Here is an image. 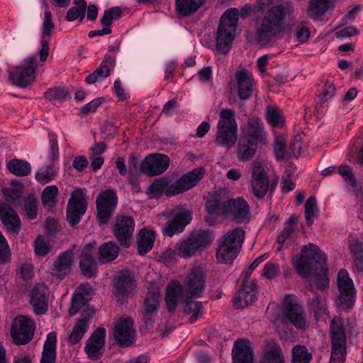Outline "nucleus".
<instances>
[{
	"label": "nucleus",
	"mask_w": 363,
	"mask_h": 363,
	"mask_svg": "<svg viewBox=\"0 0 363 363\" xmlns=\"http://www.w3.org/2000/svg\"><path fill=\"white\" fill-rule=\"evenodd\" d=\"M118 204L116 190L108 189L101 191L96 197V217L99 225L107 224L113 215Z\"/></svg>",
	"instance_id": "obj_10"
},
{
	"label": "nucleus",
	"mask_w": 363,
	"mask_h": 363,
	"mask_svg": "<svg viewBox=\"0 0 363 363\" xmlns=\"http://www.w3.org/2000/svg\"><path fill=\"white\" fill-rule=\"evenodd\" d=\"M57 335L54 332L48 334L44 343L40 363H55Z\"/></svg>",
	"instance_id": "obj_41"
},
{
	"label": "nucleus",
	"mask_w": 363,
	"mask_h": 363,
	"mask_svg": "<svg viewBox=\"0 0 363 363\" xmlns=\"http://www.w3.org/2000/svg\"><path fill=\"white\" fill-rule=\"evenodd\" d=\"M0 219L6 230L18 234L21 230V220L15 211L6 203H0Z\"/></svg>",
	"instance_id": "obj_27"
},
{
	"label": "nucleus",
	"mask_w": 363,
	"mask_h": 363,
	"mask_svg": "<svg viewBox=\"0 0 363 363\" xmlns=\"http://www.w3.org/2000/svg\"><path fill=\"white\" fill-rule=\"evenodd\" d=\"M308 304L310 311L314 313L318 320H326L328 317V311L325 298L315 296L309 298Z\"/></svg>",
	"instance_id": "obj_39"
},
{
	"label": "nucleus",
	"mask_w": 363,
	"mask_h": 363,
	"mask_svg": "<svg viewBox=\"0 0 363 363\" xmlns=\"http://www.w3.org/2000/svg\"><path fill=\"white\" fill-rule=\"evenodd\" d=\"M296 218L294 216H291L289 219L284 223V228L281 233L277 236V241L280 245L278 248L279 251L282 250V245L284 242L293 238L296 233L297 229L296 227Z\"/></svg>",
	"instance_id": "obj_44"
},
{
	"label": "nucleus",
	"mask_w": 363,
	"mask_h": 363,
	"mask_svg": "<svg viewBox=\"0 0 363 363\" xmlns=\"http://www.w3.org/2000/svg\"><path fill=\"white\" fill-rule=\"evenodd\" d=\"M112 230L120 245L128 247L135 230V220L130 216L117 215Z\"/></svg>",
	"instance_id": "obj_15"
},
{
	"label": "nucleus",
	"mask_w": 363,
	"mask_h": 363,
	"mask_svg": "<svg viewBox=\"0 0 363 363\" xmlns=\"http://www.w3.org/2000/svg\"><path fill=\"white\" fill-rule=\"evenodd\" d=\"M159 216H165L167 220L162 228L164 235L172 238L183 232L192 219V213L184 206H177L162 212Z\"/></svg>",
	"instance_id": "obj_9"
},
{
	"label": "nucleus",
	"mask_w": 363,
	"mask_h": 363,
	"mask_svg": "<svg viewBox=\"0 0 363 363\" xmlns=\"http://www.w3.org/2000/svg\"><path fill=\"white\" fill-rule=\"evenodd\" d=\"M242 137L259 143L266 139V133L262 121L257 116H251L242 128Z\"/></svg>",
	"instance_id": "obj_23"
},
{
	"label": "nucleus",
	"mask_w": 363,
	"mask_h": 363,
	"mask_svg": "<svg viewBox=\"0 0 363 363\" xmlns=\"http://www.w3.org/2000/svg\"><path fill=\"white\" fill-rule=\"evenodd\" d=\"M135 286V280L133 274L128 271H123L116 277L113 293L120 300L130 294Z\"/></svg>",
	"instance_id": "obj_25"
},
{
	"label": "nucleus",
	"mask_w": 363,
	"mask_h": 363,
	"mask_svg": "<svg viewBox=\"0 0 363 363\" xmlns=\"http://www.w3.org/2000/svg\"><path fill=\"white\" fill-rule=\"evenodd\" d=\"M72 262L73 252L72 250L60 253L54 263L52 274L60 278L65 276L69 272Z\"/></svg>",
	"instance_id": "obj_34"
},
{
	"label": "nucleus",
	"mask_w": 363,
	"mask_h": 363,
	"mask_svg": "<svg viewBox=\"0 0 363 363\" xmlns=\"http://www.w3.org/2000/svg\"><path fill=\"white\" fill-rule=\"evenodd\" d=\"M208 219L215 220L228 218L236 223H247L250 220V206L244 198L223 199L213 196L205 204Z\"/></svg>",
	"instance_id": "obj_3"
},
{
	"label": "nucleus",
	"mask_w": 363,
	"mask_h": 363,
	"mask_svg": "<svg viewBox=\"0 0 363 363\" xmlns=\"http://www.w3.org/2000/svg\"><path fill=\"white\" fill-rule=\"evenodd\" d=\"M155 239L154 230L146 228L141 229L138 234V251L140 255H145L150 251L153 247Z\"/></svg>",
	"instance_id": "obj_37"
},
{
	"label": "nucleus",
	"mask_w": 363,
	"mask_h": 363,
	"mask_svg": "<svg viewBox=\"0 0 363 363\" xmlns=\"http://www.w3.org/2000/svg\"><path fill=\"white\" fill-rule=\"evenodd\" d=\"M285 10L283 5L272 6L257 22L255 36L262 46L269 45L282 37L286 15L294 12L292 7Z\"/></svg>",
	"instance_id": "obj_4"
},
{
	"label": "nucleus",
	"mask_w": 363,
	"mask_h": 363,
	"mask_svg": "<svg viewBox=\"0 0 363 363\" xmlns=\"http://www.w3.org/2000/svg\"><path fill=\"white\" fill-rule=\"evenodd\" d=\"M350 248L356 259L359 261L363 260V242L357 239H352L350 242Z\"/></svg>",
	"instance_id": "obj_64"
},
{
	"label": "nucleus",
	"mask_w": 363,
	"mask_h": 363,
	"mask_svg": "<svg viewBox=\"0 0 363 363\" xmlns=\"http://www.w3.org/2000/svg\"><path fill=\"white\" fill-rule=\"evenodd\" d=\"M329 0H311L308 11L312 18L317 19L329 9Z\"/></svg>",
	"instance_id": "obj_52"
},
{
	"label": "nucleus",
	"mask_w": 363,
	"mask_h": 363,
	"mask_svg": "<svg viewBox=\"0 0 363 363\" xmlns=\"http://www.w3.org/2000/svg\"><path fill=\"white\" fill-rule=\"evenodd\" d=\"M169 165V157L159 153L150 155L143 160V173L149 176L162 174L167 169Z\"/></svg>",
	"instance_id": "obj_20"
},
{
	"label": "nucleus",
	"mask_w": 363,
	"mask_h": 363,
	"mask_svg": "<svg viewBox=\"0 0 363 363\" xmlns=\"http://www.w3.org/2000/svg\"><path fill=\"white\" fill-rule=\"evenodd\" d=\"M23 191V186L16 180L11 182V188L3 190L4 195L7 197L6 201L12 203L14 206H17L18 203H22L21 194Z\"/></svg>",
	"instance_id": "obj_43"
},
{
	"label": "nucleus",
	"mask_w": 363,
	"mask_h": 363,
	"mask_svg": "<svg viewBox=\"0 0 363 363\" xmlns=\"http://www.w3.org/2000/svg\"><path fill=\"white\" fill-rule=\"evenodd\" d=\"M38 62L35 56L29 57L22 64L9 71V79L12 84L25 87L31 84L35 78V69Z\"/></svg>",
	"instance_id": "obj_11"
},
{
	"label": "nucleus",
	"mask_w": 363,
	"mask_h": 363,
	"mask_svg": "<svg viewBox=\"0 0 363 363\" xmlns=\"http://www.w3.org/2000/svg\"><path fill=\"white\" fill-rule=\"evenodd\" d=\"M326 255L318 245L309 243L301 248V255H296L292 260L293 267L298 275L306 278L311 273L312 262L320 268V272L311 279V287L318 290H324L329 286L328 268L326 267Z\"/></svg>",
	"instance_id": "obj_1"
},
{
	"label": "nucleus",
	"mask_w": 363,
	"mask_h": 363,
	"mask_svg": "<svg viewBox=\"0 0 363 363\" xmlns=\"http://www.w3.org/2000/svg\"><path fill=\"white\" fill-rule=\"evenodd\" d=\"M282 313L297 329L306 328V313L301 306L297 303H286Z\"/></svg>",
	"instance_id": "obj_29"
},
{
	"label": "nucleus",
	"mask_w": 363,
	"mask_h": 363,
	"mask_svg": "<svg viewBox=\"0 0 363 363\" xmlns=\"http://www.w3.org/2000/svg\"><path fill=\"white\" fill-rule=\"evenodd\" d=\"M11 259V252L9 245L0 232V263H6Z\"/></svg>",
	"instance_id": "obj_63"
},
{
	"label": "nucleus",
	"mask_w": 363,
	"mask_h": 363,
	"mask_svg": "<svg viewBox=\"0 0 363 363\" xmlns=\"http://www.w3.org/2000/svg\"><path fill=\"white\" fill-rule=\"evenodd\" d=\"M114 67V59L106 55L101 65L91 74L88 75L86 82L89 84L101 81L111 74V69Z\"/></svg>",
	"instance_id": "obj_33"
},
{
	"label": "nucleus",
	"mask_w": 363,
	"mask_h": 363,
	"mask_svg": "<svg viewBox=\"0 0 363 363\" xmlns=\"http://www.w3.org/2000/svg\"><path fill=\"white\" fill-rule=\"evenodd\" d=\"M206 0H174L175 11L178 16L187 18L196 13Z\"/></svg>",
	"instance_id": "obj_32"
},
{
	"label": "nucleus",
	"mask_w": 363,
	"mask_h": 363,
	"mask_svg": "<svg viewBox=\"0 0 363 363\" xmlns=\"http://www.w3.org/2000/svg\"><path fill=\"white\" fill-rule=\"evenodd\" d=\"M237 140L238 123L235 112L229 108H223L219 113L215 142L228 150L235 145Z\"/></svg>",
	"instance_id": "obj_8"
},
{
	"label": "nucleus",
	"mask_w": 363,
	"mask_h": 363,
	"mask_svg": "<svg viewBox=\"0 0 363 363\" xmlns=\"http://www.w3.org/2000/svg\"><path fill=\"white\" fill-rule=\"evenodd\" d=\"M245 230L238 227L228 230L218 240L216 258L219 263L232 264L238 257L245 240Z\"/></svg>",
	"instance_id": "obj_6"
},
{
	"label": "nucleus",
	"mask_w": 363,
	"mask_h": 363,
	"mask_svg": "<svg viewBox=\"0 0 363 363\" xmlns=\"http://www.w3.org/2000/svg\"><path fill=\"white\" fill-rule=\"evenodd\" d=\"M128 172L131 176H138L143 173V160L140 161L136 155H131L128 161Z\"/></svg>",
	"instance_id": "obj_59"
},
{
	"label": "nucleus",
	"mask_w": 363,
	"mask_h": 363,
	"mask_svg": "<svg viewBox=\"0 0 363 363\" xmlns=\"http://www.w3.org/2000/svg\"><path fill=\"white\" fill-rule=\"evenodd\" d=\"M258 143V142L240 136L237 148L238 160L245 162L252 159L256 152Z\"/></svg>",
	"instance_id": "obj_35"
},
{
	"label": "nucleus",
	"mask_w": 363,
	"mask_h": 363,
	"mask_svg": "<svg viewBox=\"0 0 363 363\" xmlns=\"http://www.w3.org/2000/svg\"><path fill=\"white\" fill-rule=\"evenodd\" d=\"M7 168L10 172L19 177L27 176L31 172L30 164L27 161L19 159L11 160L7 163Z\"/></svg>",
	"instance_id": "obj_47"
},
{
	"label": "nucleus",
	"mask_w": 363,
	"mask_h": 363,
	"mask_svg": "<svg viewBox=\"0 0 363 363\" xmlns=\"http://www.w3.org/2000/svg\"><path fill=\"white\" fill-rule=\"evenodd\" d=\"M118 246L112 242H108L101 245L99 250V262L101 264H105L114 260L118 255Z\"/></svg>",
	"instance_id": "obj_42"
},
{
	"label": "nucleus",
	"mask_w": 363,
	"mask_h": 363,
	"mask_svg": "<svg viewBox=\"0 0 363 363\" xmlns=\"http://www.w3.org/2000/svg\"><path fill=\"white\" fill-rule=\"evenodd\" d=\"M160 300V289L157 284L152 283L147 288V296L142 306L143 319L147 328H152L156 320Z\"/></svg>",
	"instance_id": "obj_12"
},
{
	"label": "nucleus",
	"mask_w": 363,
	"mask_h": 363,
	"mask_svg": "<svg viewBox=\"0 0 363 363\" xmlns=\"http://www.w3.org/2000/svg\"><path fill=\"white\" fill-rule=\"evenodd\" d=\"M205 173V169L202 167L194 169L177 179L174 182V190L169 192L172 194H179L192 189L203 177Z\"/></svg>",
	"instance_id": "obj_21"
},
{
	"label": "nucleus",
	"mask_w": 363,
	"mask_h": 363,
	"mask_svg": "<svg viewBox=\"0 0 363 363\" xmlns=\"http://www.w3.org/2000/svg\"><path fill=\"white\" fill-rule=\"evenodd\" d=\"M87 209V201L83 189L77 188L71 194L67 206V220L72 226L78 224Z\"/></svg>",
	"instance_id": "obj_14"
},
{
	"label": "nucleus",
	"mask_w": 363,
	"mask_h": 363,
	"mask_svg": "<svg viewBox=\"0 0 363 363\" xmlns=\"http://www.w3.org/2000/svg\"><path fill=\"white\" fill-rule=\"evenodd\" d=\"M330 334L332 343L336 344H345V333L342 326L341 320L335 317L332 319L330 323Z\"/></svg>",
	"instance_id": "obj_46"
},
{
	"label": "nucleus",
	"mask_w": 363,
	"mask_h": 363,
	"mask_svg": "<svg viewBox=\"0 0 363 363\" xmlns=\"http://www.w3.org/2000/svg\"><path fill=\"white\" fill-rule=\"evenodd\" d=\"M337 173L341 176L347 185L354 188L357 186V179L352 168L347 164H342L337 167Z\"/></svg>",
	"instance_id": "obj_54"
},
{
	"label": "nucleus",
	"mask_w": 363,
	"mask_h": 363,
	"mask_svg": "<svg viewBox=\"0 0 363 363\" xmlns=\"http://www.w3.org/2000/svg\"><path fill=\"white\" fill-rule=\"evenodd\" d=\"M35 330L34 320L27 316H18L12 323L11 335L16 345H26L33 337Z\"/></svg>",
	"instance_id": "obj_13"
},
{
	"label": "nucleus",
	"mask_w": 363,
	"mask_h": 363,
	"mask_svg": "<svg viewBox=\"0 0 363 363\" xmlns=\"http://www.w3.org/2000/svg\"><path fill=\"white\" fill-rule=\"evenodd\" d=\"M238 22L237 9H228L221 16L216 38V47L219 52L225 55L230 50L235 38Z\"/></svg>",
	"instance_id": "obj_7"
},
{
	"label": "nucleus",
	"mask_w": 363,
	"mask_h": 363,
	"mask_svg": "<svg viewBox=\"0 0 363 363\" xmlns=\"http://www.w3.org/2000/svg\"><path fill=\"white\" fill-rule=\"evenodd\" d=\"M47 288L44 284H37L30 291V303L34 312L43 315L48 310Z\"/></svg>",
	"instance_id": "obj_30"
},
{
	"label": "nucleus",
	"mask_w": 363,
	"mask_h": 363,
	"mask_svg": "<svg viewBox=\"0 0 363 363\" xmlns=\"http://www.w3.org/2000/svg\"><path fill=\"white\" fill-rule=\"evenodd\" d=\"M54 26L52 13L49 10H47L44 13V20L41 31L40 49L38 52L41 62H44L48 58L49 53V41Z\"/></svg>",
	"instance_id": "obj_26"
},
{
	"label": "nucleus",
	"mask_w": 363,
	"mask_h": 363,
	"mask_svg": "<svg viewBox=\"0 0 363 363\" xmlns=\"http://www.w3.org/2000/svg\"><path fill=\"white\" fill-rule=\"evenodd\" d=\"M279 273V266L274 262H268L265 264L262 276L272 279L278 276Z\"/></svg>",
	"instance_id": "obj_61"
},
{
	"label": "nucleus",
	"mask_w": 363,
	"mask_h": 363,
	"mask_svg": "<svg viewBox=\"0 0 363 363\" xmlns=\"http://www.w3.org/2000/svg\"><path fill=\"white\" fill-rule=\"evenodd\" d=\"M311 32L308 28L303 23L296 27V38L299 43H306L310 38Z\"/></svg>",
	"instance_id": "obj_62"
},
{
	"label": "nucleus",
	"mask_w": 363,
	"mask_h": 363,
	"mask_svg": "<svg viewBox=\"0 0 363 363\" xmlns=\"http://www.w3.org/2000/svg\"><path fill=\"white\" fill-rule=\"evenodd\" d=\"M202 303L197 301H191L186 303L184 312L189 315V322L193 323L196 322L201 315Z\"/></svg>",
	"instance_id": "obj_53"
},
{
	"label": "nucleus",
	"mask_w": 363,
	"mask_h": 363,
	"mask_svg": "<svg viewBox=\"0 0 363 363\" xmlns=\"http://www.w3.org/2000/svg\"><path fill=\"white\" fill-rule=\"evenodd\" d=\"M346 356L345 344L332 343L330 363H345Z\"/></svg>",
	"instance_id": "obj_55"
},
{
	"label": "nucleus",
	"mask_w": 363,
	"mask_h": 363,
	"mask_svg": "<svg viewBox=\"0 0 363 363\" xmlns=\"http://www.w3.org/2000/svg\"><path fill=\"white\" fill-rule=\"evenodd\" d=\"M106 332L104 328L99 327L86 340L84 351L89 359L96 360L102 356L105 345Z\"/></svg>",
	"instance_id": "obj_18"
},
{
	"label": "nucleus",
	"mask_w": 363,
	"mask_h": 363,
	"mask_svg": "<svg viewBox=\"0 0 363 363\" xmlns=\"http://www.w3.org/2000/svg\"><path fill=\"white\" fill-rule=\"evenodd\" d=\"M121 9L119 7H113L104 11L103 17L101 18V23L103 26H109L114 20L121 17Z\"/></svg>",
	"instance_id": "obj_58"
},
{
	"label": "nucleus",
	"mask_w": 363,
	"mask_h": 363,
	"mask_svg": "<svg viewBox=\"0 0 363 363\" xmlns=\"http://www.w3.org/2000/svg\"><path fill=\"white\" fill-rule=\"evenodd\" d=\"M337 288L340 291L339 301L342 309L349 311L354 303L355 290L352 280L345 269H340L337 279Z\"/></svg>",
	"instance_id": "obj_16"
},
{
	"label": "nucleus",
	"mask_w": 363,
	"mask_h": 363,
	"mask_svg": "<svg viewBox=\"0 0 363 363\" xmlns=\"http://www.w3.org/2000/svg\"><path fill=\"white\" fill-rule=\"evenodd\" d=\"M50 150L48 154V159L52 163L57 162L59 159V147L57 135L54 133L49 134Z\"/></svg>",
	"instance_id": "obj_60"
},
{
	"label": "nucleus",
	"mask_w": 363,
	"mask_h": 363,
	"mask_svg": "<svg viewBox=\"0 0 363 363\" xmlns=\"http://www.w3.org/2000/svg\"><path fill=\"white\" fill-rule=\"evenodd\" d=\"M215 238L209 230L199 229L180 239L175 245V249L164 251L162 258L165 262H171L178 257L191 258L210 245Z\"/></svg>",
	"instance_id": "obj_5"
},
{
	"label": "nucleus",
	"mask_w": 363,
	"mask_h": 363,
	"mask_svg": "<svg viewBox=\"0 0 363 363\" xmlns=\"http://www.w3.org/2000/svg\"><path fill=\"white\" fill-rule=\"evenodd\" d=\"M291 354V363H310L313 358V354L305 345L294 346L292 348Z\"/></svg>",
	"instance_id": "obj_48"
},
{
	"label": "nucleus",
	"mask_w": 363,
	"mask_h": 363,
	"mask_svg": "<svg viewBox=\"0 0 363 363\" xmlns=\"http://www.w3.org/2000/svg\"><path fill=\"white\" fill-rule=\"evenodd\" d=\"M59 167L55 163L40 167L36 172L35 177L36 180L43 184H47L53 180L57 175Z\"/></svg>",
	"instance_id": "obj_45"
},
{
	"label": "nucleus",
	"mask_w": 363,
	"mask_h": 363,
	"mask_svg": "<svg viewBox=\"0 0 363 363\" xmlns=\"http://www.w3.org/2000/svg\"><path fill=\"white\" fill-rule=\"evenodd\" d=\"M91 246L89 245L84 247L79 262L82 272L87 277L95 276L97 272L96 262L92 254L89 252Z\"/></svg>",
	"instance_id": "obj_36"
},
{
	"label": "nucleus",
	"mask_w": 363,
	"mask_h": 363,
	"mask_svg": "<svg viewBox=\"0 0 363 363\" xmlns=\"http://www.w3.org/2000/svg\"><path fill=\"white\" fill-rule=\"evenodd\" d=\"M318 213L317 201L315 197L311 196L305 203V216L307 224L311 225Z\"/></svg>",
	"instance_id": "obj_56"
},
{
	"label": "nucleus",
	"mask_w": 363,
	"mask_h": 363,
	"mask_svg": "<svg viewBox=\"0 0 363 363\" xmlns=\"http://www.w3.org/2000/svg\"><path fill=\"white\" fill-rule=\"evenodd\" d=\"M135 332L131 319H121L114 325L113 335L114 340L122 347L131 345L135 339Z\"/></svg>",
	"instance_id": "obj_19"
},
{
	"label": "nucleus",
	"mask_w": 363,
	"mask_h": 363,
	"mask_svg": "<svg viewBox=\"0 0 363 363\" xmlns=\"http://www.w3.org/2000/svg\"><path fill=\"white\" fill-rule=\"evenodd\" d=\"M24 211L29 219H34L38 213V200L33 196L23 199Z\"/></svg>",
	"instance_id": "obj_57"
},
{
	"label": "nucleus",
	"mask_w": 363,
	"mask_h": 363,
	"mask_svg": "<svg viewBox=\"0 0 363 363\" xmlns=\"http://www.w3.org/2000/svg\"><path fill=\"white\" fill-rule=\"evenodd\" d=\"M88 320L82 319L78 320L74 326L71 333L69 335V342L72 344H76L79 342L84 334L88 330Z\"/></svg>",
	"instance_id": "obj_50"
},
{
	"label": "nucleus",
	"mask_w": 363,
	"mask_h": 363,
	"mask_svg": "<svg viewBox=\"0 0 363 363\" xmlns=\"http://www.w3.org/2000/svg\"><path fill=\"white\" fill-rule=\"evenodd\" d=\"M92 289L91 286L87 284H82L77 289L72 301V308L69 310L71 315H74L79 309L84 305V301L88 299V297L91 294Z\"/></svg>",
	"instance_id": "obj_38"
},
{
	"label": "nucleus",
	"mask_w": 363,
	"mask_h": 363,
	"mask_svg": "<svg viewBox=\"0 0 363 363\" xmlns=\"http://www.w3.org/2000/svg\"><path fill=\"white\" fill-rule=\"evenodd\" d=\"M251 173V191L256 198L262 199L269 189V179L260 162L256 161L252 163Z\"/></svg>",
	"instance_id": "obj_17"
},
{
	"label": "nucleus",
	"mask_w": 363,
	"mask_h": 363,
	"mask_svg": "<svg viewBox=\"0 0 363 363\" xmlns=\"http://www.w3.org/2000/svg\"><path fill=\"white\" fill-rule=\"evenodd\" d=\"M257 300V286L255 280H245L234 298L236 308L246 307Z\"/></svg>",
	"instance_id": "obj_24"
},
{
	"label": "nucleus",
	"mask_w": 363,
	"mask_h": 363,
	"mask_svg": "<svg viewBox=\"0 0 363 363\" xmlns=\"http://www.w3.org/2000/svg\"><path fill=\"white\" fill-rule=\"evenodd\" d=\"M174 182H171V180L167 177H162L159 179H156L150 185L148 188V194L152 198H158L165 194L167 196H175L176 194H172L169 192L171 190H174Z\"/></svg>",
	"instance_id": "obj_31"
},
{
	"label": "nucleus",
	"mask_w": 363,
	"mask_h": 363,
	"mask_svg": "<svg viewBox=\"0 0 363 363\" xmlns=\"http://www.w3.org/2000/svg\"><path fill=\"white\" fill-rule=\"evenodd\" d=\"M233 363H253V350L251 342L245 339L234 342L232 350Z\"/></svg>",
	"instance_id": "obj_28"
},
{
	"label": "nucleus",
	"mask_w": 363,
	"mask_h": 363,
	"mask_svg": "<svg viewBox=\"0 0 363 363\" xmlns=\"http://www.w3.org/2000/svg\"><path fill=\"white\" fill-rule=\"evenodd\" d=\"M266 119L267 123L273 127L282 126L285 123L281 110L274 106H267Z\"/></svg>",
	"instance_id": "obj_49"
},
{
	"label": "nucleus",
	"mask_w": 363,
	"mask_h": 363,
	"mask_svg": "<svg viewBox=\"0 0 363 363\" xmlns=\"http://www.w3.org/2000/svg\"><path fill=\"white\" fill-rule=\"evenodd\" d=\"M237 94L240 100L249 99L256 84L251 72L242 69L235 74Z\"/></svg>",
	"instance_id": "obj_22"
},
{
	"label": "nucleus",
	"mask_w": 363,
	"mask_h": 363,
	"mask_svg": "<svg viewBox=\"0 0 363 363\" xmlns=\"http://www.w3.org/2000/svg\"><path fill=\"white\" fill-rule=\"evenodd\" d=\"M58 188L56 185L46 186L41 195V201L45 206L53 207L57 202Z\"/></svg>",
	"instance_id": "obj_51"
},
{
	"label": "nucleus",
	"mask_w": 363,
	"mask_h": 363,
	"mask_svg": "<svg viewBox=\"0 0 363 363\" xmlns=\"http://www.w3.org/2000/svg\"><path fill=\"white\" fill-rule=\"evenodd\" d=\"M260 363H285L280 347L274 342H268L264 348V357Z\"/></svg>",
	"instance_id": "obj_40"
},
{
	"label": "nucleus",
	"mask_w": 363,
	"mask_h": 363,
	"mask_svg": "<svg viewBox=\"0 0 363 363\" xmlns=\"http://www.w3.org/2000/svg\"><path fill=\"white\" fill-rule=\"evenodd\" d=\"M206 272L200 265L194 266L187 272L184 286L178 281H172L167 286L166 304L169 311H174L179 302L186 298H201L206 287Z\"/></svg>",
	"instance_id": "obj_2"
}]
</instances>
